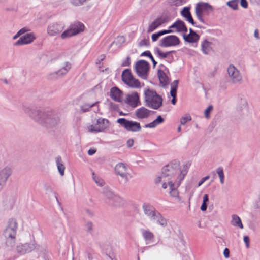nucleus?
I'll list each match as a JSON object with an SVG mask.
<instances>
[{"label": "nucleus", "instance_id": "7ed1b4c3", "mask_svg": "<svg viewBox=\"0 0 260 260\" xmlns=\"http://www.w3.org/2000/svg\"><path fill=\"white\" fill-rule=\"evenodd\" d=\"M144 99L146 105L152 109L157 110L162 105V98L153 90L144 91Z\"/></svg>", "mask_w": 260, "mask_h": 260}, {"label": "nucleus", "instance_id": "aec40b11", "mask_svg": "<svg viewBox=\"0 0 260 260\" xmlns=\"http://www.w3.org/2000/svg\"><path fill=\"white\" fill-rule=\"evenodd\" d=\"M12 173V170L9 166H6L0 170V184L4 187Z\"/></svg>", "mask_w": 260, "mask_h": 260}, {"label": "nucleus", "instance_id": "69168bd1", "mask_svg": "<svg viewBox=\"0 0 260 260\" xmlns=\"http://www.w3.org/2000/svg\"><path fill=\"white\" fill-rule=\"evenodd\" d=\"M28 31V29L27 28L24 27L18 31V34H19L21 36V35L26 32Z\"/></svg>", "mask_w": 260, "mask_h": 260}, {"label": "nucleus", "instance_id": "3c124183", "mask_svg": "<svg viewBox=\"0 0 260 260\" xmlns=\"http://www.w3.org/2000/svg\"><path fill=\"white\" fill-rule=\"evenodd\" d=\"M254 207L257 209L260 208V194L258 196L255 201Z\"/></svg>", "mask_w": 260, "mask_h": 260}, {"label": "nucleus", "instance_id": "0eeeda50", "mask_svg": "<svg viewBox=\"0 0 260 260\" xmlns=\"http://www.w3.org/2000/svg\"><path fill=\"white\" fill-rule=\"evenodd\" d=\"M105 200L107 203L114 206H120L123 202L122 199L115 194L108 187H105L102 191Z\"/></svg>", "mask_w": 260, "mask_h": 260}, {"label": "nucleus", "instance_id": "13d9d810", "mask_svg": "<svg viewBox=\"0 0 260 260\" xmlns=\"http://www.w3.org/2000/svg\"><path fill=\"white\" fill-rule=\"evenodd\" d=\"M155 121V122L158 124L162 123L164 121V119L163 118H162V117L161 116H158L157 118L154 120Z\"/></svg>", "mask_w": 260, "mask_h": 260}, {"label": "nucleus", "instance_id": "2eb2a0df", "mask_svg": "<svg viewBox=\"0 0 260 260\" xmlns=\"http://www.w3.org/2000/svg\"><path fill=\"white\" fill-rule=\"evenodd\" d=\"M72 64L69 61H65L61 63L60 69L50 74L52 78H58L64 76L71 69Z\"/></svg>", "mask_w": 260, "mask_h": 260}, {"label": "nucleus", "instance_id": "774afa93", "mask_svg": "<svg viewBox=\"0 0 260 260\" xmlns=\"http://www.w3.org/2000/svg\"><path fill=\"white\" fill-rule=\"evenodd\" d=\"M207 203L203 202L201 206V210L202 211H206L207 209Z\"/></svg>", "mask_w": 260, "mask_h": 260}, {"label": "nucleus", "instance_id": "680f3d73", "mask_svg": "<svg viewBox=\"0 0 260 260\" xmlns=\"http://www.w3.org/2000/svg\"><path fill=\"white\" fill-rule=\"evenodd\" d=\"M243 240H244V242L246 244V247L248 248L249 247V237L247 236H244V238H243Z\"/></svg>", "mask_w": 260, "mask_h": 260}, {"label": "nucleus", "instance_id": "b1692460", "mask_svg": "<svg viewBox=\"0 0 260 260\" xmlns=\"http://www.w3.org/2000/svg\"><path fill=\"white\" fill-rule=\"evenodd\" d=\"M170 28L175 29L174 32H186L187 31V28L185 24V23L180 20H178L175 22L171 26H170Z\"/></svg>", "mask_w": 260, "mask_h": 260}, {"label": "nucleus", "instance_id": "a878e982", "mask_svg": "<svg viewBox=\"0 0 260 260\" xmlns=\"http://www.w3.org/2000/svg\"><path fill=\"white\" fill-rule=\"evenodd\" d=\"M110 96L114 101L120 102L122 99V92L117 87H113L110 90Z\"/></svg>", "mask_w": 260, "mask_h": 260}, {"label": "nucleus", "instance_id": "f704fd0d", "mask_svg": "<svg viewBox=\"0 0 260 260\" xmlns=\"http://www.w3.org/2000/svg\"><path fill=\"white\" fill-rule=\"evenodd\" d=\"M178 80H175L171 84L170 94L171 96H176Z\"/></svg>", "mask_w": 260, "mask_h": 260}, {"label": "nucleus", "instance_id": "8fccbe9b", "mask_svg": "<svg viewBox=\"0 0 260 260\" xmlns=\"http://www.w3.org/2000/svg\"><path fill=\"white\" fill-rule=\"evenodd\" d=\"M161 36L160 32L159 31L157 33L152 34L151 36L152 40L153 42L157 41L158 38Z\"/></svg>", "mask_w": 260, "mask_h": 260}, {"label": "nucleus", "instance_id": "c756f323", "mask_svg": "<svg viewBox=\"0 0 260 260\" xmlns=\"http://www.w3.org/2000/svg\"><path fill=\"white\" fill-rule=\"evenodd\" d=\"M142 209L144 214L148 217L156 210L153 206L146 203L142 205Z\"/></svg>", "mask_w": 260, "mask_h": 260}, {"label": "nucleus", "instance_id": "4be33fe9", "mask_svg": "<svg viewBox=\"0 0 260 260\" xmlns=\"http://www.w3.org/2000/svg\"><path fill=\"white\" fill-rule=\"evenodd\" d=\"M167 21V18L165 16H161L157 18L149 26L147 32H151L156 29L162 24Z\"/></svg>", "mask_w": 260, "mask_h": 260}, {"label": "nucleus", "instance_id": "bf43d9fd", "mask_svg": "<svg viewBox=\"0 0 260 260\" xmlns=\"http://www.w3.org/2000/svg\"><path fill=\"white\" fill-rule=\"evenodd\" d=\"M186 20L188 21L189 23H190L192 25H194L195 23L194 21L191 16V15H190L189 16H188L186 18Z\"/></svg>", "mask_w": 260, "mask_h": 260}, {"label": "nucleus", "instance_id": "37998d69", "mask_svg": "<svg viewBox=\"0 0 260 260\" xmlns=\"http://www.w3.org/2000/svg\"><path fill=\"white\" fill-rule=\"evenodd\" d=\"M185 0H169V3L172 6H178L183 5Z\"/></svg>", "mask_w": 260, "mask_h": 260}, {"label": "nucleus", "instance_id": "0e129e2a", "mask_svg": "<svg viewBox=\"0 0 260 260\" xmlns=\"http://www.w3.org/2000/svg\"><path fill=\"white\" fill-rule=\"evenodd\" d=\"M127 145L128 147H131L134 144V140L132 139H129L127 141Z\"/></svg>", "mask_w": 260, "mask_h": 260}, {"label": "nucleus", "instance_id": "864d4df0", "mask_svg": "<svg viewBox=\"0 0 260 260\" xmlns=\"http://www.w3.org/2000/svg\"><path fill=\"white\" fill-rule=\"evenodd\" d=\"M148 44V40L146 39H143L141 40L139 43V45L140 46H147Z\"/></svg>", "mask_w": 260, "mask_h": 260}, {"label": "nucleus", "instance_id": "c85d7f7f", "mask_svg": "<svg viewBox=\"0 0 260 260\" xmlns=\"http://www.w3.org/2000/svg\"><path fill=\"white\" fill-rule=\"evenodd\" d=\"M142 235L147 244L152 241L155 237L154 234L148 230H142Z\"/></svg>", "mask_w": 260, "mask_h": 260}, {"label": "nucleus", "instance_id": "5fc2aeb1", "mask_svg": "<svg viewBox=\"0 0 260 260\" xmlns=\"http://www.w3.org/2000/svg\"><path fill=\"white\" fill-rule=\"evenodd\" d=\"M210 178L209 176H207L204 178H203L198 183V186L199 187L201 185H202V184H203V183L204 182H205L206 180H207L208 179H209Z\"/></svg>", "mask_w": 260, "mask_h": 260}, {"label": "nucleus", "instance_id": "dca6fc26", "mask_svg": "<svg viewBox=\"0 0 260 260\" xmlns=\"http://www.w3.org/2000/svg\"><path fill=\"white\" fill-rule=\"evenodd\" d=\"M180 41L179 38L174 35H170L164 37L161 40L160 45L161 47H167L170 46H175L179 45Z\"/></svg>", "mask_w": 260, "mask_h": 260}, {"label": "nucleus", "instance_id": "6e6d98bb", "mask_svg": "<svg viewBox=\"0 0 260 260\" xmlns=\"http://www.w3.org/2000/svg\"><path fill=\"white\" fill-rule=\"evenodd\" d=\"M85 212L87 214V215H88L90 217H92L94 215L93 212L91 210H90L89 209H88V208L85 209Z\"/></svg>", "mask_w": 260, "mask_h": 260}, {"label": "nucleus", "instance_id": "72a5a7b5", "mask_svg": "<svg viewBox=\"0 0 260 260\" xmlns=\"http://www.w3.org/2000/svg\"><path fill=\"white\" fill-rule=\"evenodd\" d=\"M183 39L184 40L189 43H195L198 41L200 39V36L198 35H195L194 36L193 35H183Z\"/></svg>", "mask_w": 260, "mask_h": 260}, {"label": "nucleus", "instance_id": "9d476101", "mask_svg": "<svg viewBox=\"0 0 260 260\" xmlns=\"http://www.w3.org/2000/svg\"><path fill=\"white\" fill-rule=\"evenodd\" d=\"M117 122L127 131L137 132L141 130L140 123L136 121H130L125 118H121L117 119Z\"/></svg>", "mask_w": 260, "mask_h": 260}, {"label": "nucleus", "instance_id": "f8f14e48", "mask_svg": "<svg viewBox=\"0 0 260 260\" xmlns=\"http://www.w3.org/2000/svg\"><path fill=\"white\" fill-rule=\"evenodd\" d=\"M149 69V63L145 60H141L136 63V72L138 76L143 79H147Z\"/></svg>", "mask_w": 260, "mask_h": 260}, {"label": "nucleus", "instance_id": "052dcab7", "mask_svg": "<svg viewBox=\"0 0 260 260\" xmlns=\"http://www.w3.org/2000/svg\"><path fill=\"white\" fill-rule=\"evenodd\" d=\"M160 34H161V36H162V35L167 34L174 32V30L169 29L168 30H161V31H160Z\"/></svg>", "mask_w": 260, "mask_h": 260}, {"label": "nucleus", "instance_id": "e2e57ef3", "mask_svg": "<svg viewBox=\"0 0 260 260\" xmlns=\"http://www.w3.org/2000/svg\"><path fill=\"white\" fill-rule=\"evenodd\" d=\"M241 6L244 8H247L248 4L246 0H241Z\"/></svg>", "mask_w": 260, "mask_h": 260}, {"label": "nucleus", "instance_id": "79ce46f5", "mask_svg": "<svg viewBox=\"0 0 260 260\" xmlns=\"http://www.w3.org/2000/svg\"><path fill=\"white\" fill-rule=\"evenodd\" d=\"M239 0H232L227 3L228 6L233 10H237L238 9Z\"/></svg>", "mask_w": 260, "mask_h": 260}, {"label": "nucleus", "instance_id": "ea45409f", "mask_svg": "<svg viewBox=\"0 0 260 260\" xmlns=\"http://www.w3.org/2000/svg\"><path fill=\"white\" fill-rule=\"evenodd\" d=\"M216 173L218 175V176L220 178V182L222 184L224 182V175L223 173V168L221 167H218L216 169Z\"/></svg>", "mask_w": 260, "mask_h": 260}, {"label": "nucleus", "instance_id": "4468645a", "mask_svg": "<svg viewBox=\"0 0 260 260\" xmlns=\"http://www.w3.org/2000/svg\"><path fill=\"white\" fill-rule=\"evenodd\" d=\"M39 246L35 242L32 243L19 244L16 246L17 252L20 254L29 253L35 249H38Z\"/></svg>", "mask_w": 260, "mask_h": 260}, {"label": "nucleus", "instance_id": "6e6552de", "mask_svg": "<svg viewBox=\"0 0 260 260\" xmlns=\"http://www.w3.org/2000/svg\"><path fill=\"white\" fill-rule=\"evenodd\" d=\"M122 80L123 82L133 88H141V83L139 80L135 78L131 73L130 70L125 69L121 75Z\"/></svg>", "mask_w": 260, "mask_h": 260}, {"label": "nucleus", "instance_id": "393cba45", "mask_svg": "<svg viewBox=\"0 0 260 260\" xmlns=\"http://www.w3.org/2000/svg\"><path fill=\"white\" fill-rule=\"evenodd\" d=\"M150 113V110L145 107H141L137 109L135 111V115L139 119L147 118Z\"/></svg>", "mask_w": 260, "mask_h": 260}, {"label": "nucleus", "instance_id": "39448f33", "mask_svg": "<svg viewBox=\"0 0 260 260\" xmlns=\"http://www.w3.org/2000/svg\"><path fill=\"white\" fill-rule=\"evenodd\" d=\"M18 229V223L16 219H10L3 231V235L7 240L15 241L17 230Z\"/></svg>", "mask_w": 260, "mask_h": 260}, {"label": "nucleus", "instance_id": "a18cd8bd", "mask_svg": "<svg viewBox=\"0 0 260 260\" xmlns=\"http://www.w3.org/2000/svg\"><path fill=\"white\" fill-rule=\"evenodd\" d=\"M156 51L157 53L158 56L162 58H166L170 53V52L164 53L161 52L158 48L156 49Z\"/></svg>", "mask_w": 260, "mask_h": 260}, {"label": "nucleus", "instance_id": "ddd939ff", "mask_svg": "<svg viewBox=\"0 0 260 260\" xmlns=\"http://www.w3.org/2000/svg\"><path fill=\"white\" fill-rule=\"evenodd\" d=\"M109 127V121L105 118H99L95 125H91L88 127L90 132H100L105 131Z\"/></svg>", "mask_w": 260, "mask_h": 260}, {"label": "nucleus", "instance_id": "58836bf2", "mask_svg": "<svg viewBox=\"0 0 260 260\" xmlns=\"http://www.w3.org/2000/svg\"><path fill=\"white\" fill-rule=\"evenodd\" d=\"M98 103V102H95L92 104H84L81 106V110L83 112L89 111L91 107L94 106Z\"/></svg>", "mask_w": 260, "mask_h": 260}, {"label": "nucleus", "instance_id": "c9c22d12", "mask_svg": "<svg viewBox=\"0 0 260 260\" xmlns=\"http://www.w3.org/2000/svg\"><path fill=\"white\" fill-rule=\"evenodd\" d=\"M125 42V39L123 36H118L115 40L111 44V46L116 45L118 47H121Z\"/></svg>", "mask_w": 260, "mask_h": 260}, {"label": "nucleus", "instance_id": "6ab92c4d", "mask_svg": "<svg viewBox=\"0 0 260 260\" xmlns=\"http://www.w3.org/2000/svg\"><path fill=\"white\" fill-rule=\"evenodd\" d=\"M115 173L119 175L125 181L128 180V169L126 165L123 162H118L115 167Z\"/></svg>", "mask_w": 260, "mask_h": 260}, {"label": "nucleus", "instance_id": "a19ab883", "mask_svg": "<svg viewBox=\"0 0 260 260\" xmlns=\"http://www.w3.org/2000/svg\"><path fill=\"white\" fill-rule=\"evenodd\" d=\"M191 120V117L189 114H187L185 115L184 116L180 118V124L181 125H185L188 122H189Z\"/></svg>", "mask_w": 260, "mask_h": 260}, {"label": "nucleus", "instance_id": "473e14b6", "mask_svg": "<svg viewBox=\"0 0 260 260\" xmlns=\"http://www.w3.org/2000/svg\"><path fill=\"white\" fill-rule=\"evenodd\" d=\"M56 163L57 167V169L60 175L63 176L64 175L65 167L62 164L61 158L60 156H58L56 158Z\"/></svg>", "mask_w": 260, "mask_h": 260}, {"label": "nucleus", "instance_id": "603ef678", "mask_svg": "<svg viewBox=\"0 0 260 260\" xmlns=\"http://www.w3.org/2000/svg\"><path fill=\"white\" fill-rule=\"evenodd\" d=\"M130 65V57L129 56H127L125 60H124L122 63V66L123 67H127Z\"/></svg>", "mask_w": 260, "mask_h": 260}, {"label": "nucleus", "instance_id": "cd10ccee", "mask_svg": "<svg viewBox=\"0 0 260 260\" xmlns=\"http://www.w3.org/2000/svg\"><path fill=\"white\" fill-rule=\"evenodd\" d=\"M201 50L204 54H209L212 51V43L204 40L201 43Z\"/></svg>", "mask_w": 260, "mask_h": 260}, {"label": "nucleus", "instance_id": "09e8293b", "mask_svg": "<svg viewBox=\"0 0 260 260\" xmlns=\"http://www.w3.org/2000/svg\"><path fill=\"white\" fill-rule=\"evenodd\" d=\"M157 125H158V124L155 122V120H154V121H153L152 122H151L150 123L145 124V127H146V128H154Z\"/></svg>", "mask_w": 260, "mask_h": 260}, {"label": "nucleus", "instance_id": "e433bc0d", "mask_svg": "<svg viewBox=\"0 0 260 260\" xmlns=\"http://www.w3.org/2000/svg\"><path fill=\"white\" fill-rule=\"evenodd\" d=\"M92 178L97 185L102 187L105 185V182L103 179L96 176L94 172H92Z\"/></svg>", "mask_w": 260, "mask_h": 260}, {"label": "nucleus", "instance_id": "1a4fd4ad", "mask_svg": "<svg viewBox=\"0 0 260 260\" xmlns=\"http://www.w3.org/2000/svg\"><path fill=\"white\" fill-rule=\"evenodd\" d=\"M65 25L61 21L53 22L49 23L46 28L47 34L50 37H56L63 30Z\"/></svg>", "mask_w": 260, "mask_h": 260}, {"label": "nucleus", "instance_id": "423d86ee", "mask_svg": "<svg viewBox=\"0 0 260 260\" xmlns=\"http://www.w3.org/2000/svg\"><path fill=\"white\" fill-rule=\"evenodd\" d=\"M84 29L83 23L79 21L75 22L61 34L60 38L63 40L67 39L83 32Z\"/></svg>", "mask_w": 260, "mask_h": 260}, {"label": "nucleus", "instance_id": "f257e3e1", "mask_svg": "<svg viewBox=\"0 0 260 260\" xmlns=\"http://www.w3.org/2000/svg\"><path fill=\"white\" fill-rule=\"evenodd\" d=\"M187 172L186 166H184L180 168L178 161L171 162L162 168L161 173L155 179V184L157 186H161L165 189L169 185L170 194L173 197H178L179 192L177 188Z\"/></svg>", "mask_w": 260, "mask_h": 260}, {"label": "nucleus", "instance_id": "5701e85b", "mask_svg": "<svg viewBox=\"0 0 260 260\" xmlns=\"http://www.w3.org/2000/svg\"><path fill=\"white\" fill-rule=\"evenodd\" d=\"M125 102L132 107H136L140 104L138 93L136 92L128 94Z\"/></svg>", "mask_w": 260, "mask_h": 260}, {"label": "nucleus", "instance_id": "de8ad7c7", "mask_svg": "<svg viewBox=\"0 0 260 260\" xmlns=\"http://www.w3.org/2000/svg\"><path fill=\"white\" fill-rule=\"evenodd\" d=\"M43 188L44 190L46 191V193H52L53 191L52 187L47 184H45L43 186Z\"/></svg>", "mask_w": 260, "mask_h": 260}, {"label": "nucleus", "instance_id": "49530a36", "mask_svg": "<svg viewBox=\"0 0 260 260\" xmlns=\"http://www.w3.org/2000/svg\"><path fill=\"white\" fill-rule=\"evenodd\" d=\"M213 107L212 105H209L204 111V115L206 118L210 117V113L212 111Z\"/></svg>", "mask_w": 260, "mask_h": 260}, {"label": "nucleus", "instance_id": "c03bdc74", "mask_svg": "<svg viewBox=\"0 0 260 260\" xmlns=\"http://www.w3.org/2000/svg\"><path fill=\"white\" fill-rule=\"evenodd\" d=\"M189 10V7H184L181 12L182 16L186 18L188 16L191 15Z\"/></svg>", "mask_w": 260, "mask_h": 260}, {"label": "nucleus", "instance_id": "4c0bfd02", "mask_svg": "<svg viewBox=\"0 0 260 260\" xmlns=\"http://www.w3.org/2000/svg\"><path fill=\"white\" fill-rule=\"evenodd\" d=\"M85 230L88 235H92L93 234L94 226L91 221H88L85 225Z\"/></svg>", "mask_w": 260, "mask_h": 260}, {"label": "nucleus", "instance_id": "20e7f679", "mask_svg": "<svg viewBox=\"0 0 260 260\" xmlns=\"http://www.w3.org/2000/svg\"><path fill=\"white\" fill-rule=\"evenodd\" d=\"M213 10V7L209 3L200 2L196 5L195 13L198 20L202 23H205L204 16L209 15Z\"/></svg>", "mask_w": 260, "mask_h": 260}, {"label": "nucleus", "instance_id": "bb28decb", "mask_svg": "<svg viewBox=\"0 0 260 260\" xmlns=\"http://www.w3.org/2000/svg\"><path fill=\"white\" fill-rule=\"evenodd\" d=\"M248 105L246 100L241 97L238 98L237 100L236 109L238 111L247 110Z\"/></svg>", "mask_w": 260, "mask_h": 260}, {"label": "nucleus", "instance_id": "9b49d317", "mask_svg": "<svg viewBox=\"0 0 260 260\" xmlns=\"http://www.w3.org/2000/svg\"><path fill=\"white\" fill-rule=\"evenodd\" d=\"M227 72L230 80L233 84H241L242 82V76L239 70L234 65H229Z\"/></svg>", "mask_w": 260, "mask_h": 260}, {"label": "nucleus", "instance_id": "f03ea898", "mask_svg": "<svg viewBox=\"0 0 260 260\" xmlns=\"http://www.w3.org/2000/svg\"><path fill=\"white\" fill-rule=\"evenodd\" d=\"M24 113L38 124L47 128L56 127L60 122V112L57 110L43 111L26 104L22 105Z\"/></svg>", "mask_w": 260, "mask_h": 260}, {"label": "nucleus", "instance_id": "4d7b16f0", "mask_svg": "<svg viewBox=\"0 0 260 260\" xmlns=\"http://www.w3.org/2000/svg\"><path fill=\"white\" fill-rule=\"evenodd\" d=\"M223 255L225 258H228L230 257V250L228 248H225L223 251Z\"/></svg>", "mask_w": 260, "mask_h": 260}, {"label": "nucleus", "instance_id": "7c9ffc66", "mask_svg": "<svg viewBox=\"0 0 260 260\" xmlns=\"http://www.w3.org/2000/svg\"><path fill=\"white\" fill-rule=\"evenodd\" d=\"M157 75L160 83L164 86L168 84L169 82V78L167 76L164 72L161 70H158Z\"/></svg>", "mask_w": 260, "mask_h": 260}, {"label": "nucleus", "instance_id": "412c9836", "mask_svg": "<svg viewBox=\"0 0 260 260\" xmlns=\"http://www.w3.org/2000/svg\"><path fill=\"white\" fill-rule=\"evenodd\" d=\"M36 37L33 33H28L21 37L19 39L15 42L16 46L30 44L34 41Z\"/></svg>", "mask_w": 260, "mask_h": 260}, {"label": "nucleus", "instance_id": "2f4dec72", "mask_svg": "<svg viewBox=\"0 0 260 260\" xmlns=\"http://www.w3.org/2000/svg\"><path fill=\"white\" fill-rule=\"evenodd\" d=\"M231 223L232 225L234 226L239 227L241 229L243 228V225L242 224L241 219L237 215L234 214L232 216V220L231 221Z\"/></svg>", "mask_w": 260, "mask_h": 260}, {"label": "nucleus", "instance_id": "a211bd4d", "mask_svg": "<svg viewBox=\"0 0 260 260\" xmlns=\"http://www.w3.org/2000/svg\"><path fill=\"white\" fill-rule=\"evenodd\" d=\"M148 218L153 222H155L157 224L163 228L167 226L168 222L166 218L157 210L152 213Z\"/></svg>", "mask_w": 260, "mask_h": 260}, {"label": "nucleus", "instance_id": "338daca9", "mask_svg": "<svg viewBox=\"0 0 260 260\" xmlns=\"http://www.w3.org/2000/svg\"><path fill=\"white\" fill-rule=\"evenodd\" d=\"M141 56H148L149 58H150V57H151V56H152V55L149 51H146L141 54Z\"/></svg>", "mask_w": 260, "mask_h": 260}, {"label": "nucleus", "instance_id": "f3484780", "mask_svg": "<svg viewBox=\"0 0 260 260\" xmlns=\"http://www.w3.org/2000/svg\"><path fill=\"white\" fill-rule=\"evenodd\" d=\"M148 218L153 222H155L157 224L163 228L167 226L168 222L166 218L157 210L152 213Z\"/></svg>", "mask_w": 260, "mask_h": 260}]
</instances>
